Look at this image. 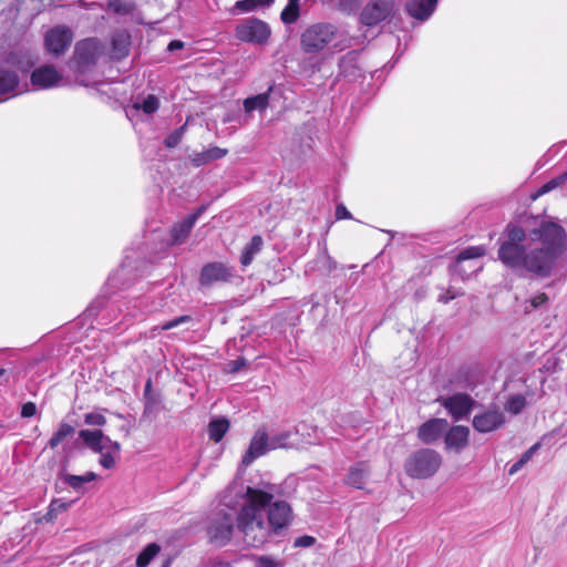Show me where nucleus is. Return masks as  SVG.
<instances>
[{"instance_id": "052dcab7", "label": "nucleus", "mask_w": 567, "mask_h": 567, "mask_svg": "<svg viewBox=\"0 0 567 567\" xmlns=\"http://www.w3.org/2000/svg\"><path fill=\"white\" fill-rule=\"evenodd\" d=\"M58 503L56 502H52L50 507L53 509V507L56 505Z\"/></svg>"}, {"instance_id": "72a5a7b5", "label": "nucleus", "mask_w": 567, "mask_h": 567, "mask_svg": "<svg viewBox=\"0 0 567 567\" xmlns=\"http://www.w3.org/2000/svg\"><path fill=\"white\" fill-rule=\"evenodd\" d=\"M159 107V100L153 95L148 94L141 102L134 103V109L142 110L146 114L155 113Z\"/></svg>"}, {"instance_id": "9b49d317", "label": "nucleus", "mask_w": 567, "mask_h": 567, "mask_svg": "<svg viewBox=\"0 0 567 567\" xmlns=\"http://www.w3.org/2000/svg\"><path fill=\"white\" fill-rule=\"evenodd\" d=\"M394 4V0H370L363 7L360 20L364 25H377L393 13Z\"/></svg>"}, {"instance_id": "c9c22d12", "label": "nucleus", "mask_w": 567, "mask_h": 567, "mask_svg": "<svg viewBox=\"0 0 567 567\" xmlns=\"http://www.w3.org/2000/svg\"><path fill=\"white\" fill-rule=\"evenodd\" d=\"M152 382L147 380L144 389L145 412H152L157 408L158 400L151 393Z\"/></svg>"}, {"instance_id": "a18cd8bd", "label": "nucleus", "mask_w": 567, "mask_h": 567, "mask_svg": "<svg viewBox=\"0 0 567 567\" xmlns=\"http://www.w3.org/2000/svg\"><path fill=\"white\" fill-rule=\"evenodd\" d=\"M548 300V297L546 293H538L536 295L532 300H530V305L534 309H537L539 307H542L543 305H545Z\"/></svg>"}, {"instance_id": "4c0bfd02", "label": "nucleus", "mask_w": 567, "mask_h": 567, "mask_svg": "<svg viewBox=\"0 0 567 567\" xmlns=\"http://www.w3.org/2000/svg\"><path fill=\"white\" fill-rule=\"evenodd\" d=\"M192 320V318L189 316H181V317H177L173 320H169L167 322H165L164 324H162L161 327H155L153 330L154 331H157V330H161V331H165V330H169V329H173V328H176L183 323H186V322H189Z\"/></svg>"}, {"instance_id": "f03ea898", "label": "nucleus", "mask_w": 567, "mask_h": 567, "mask_svg": "<svg viewBox=\"0 0 567 567\" xmlns=\"http://www.w3.org/2000/svg\"><path fill=\"white\" fill-rule=\"evenodd\" d=\"M505 234L498 259L515 271H526L538 278L550 277L566 250L567 234L555 221L544 220L528 233L509 224Z\"/></svg>"}, {"instance_id": "4d7b16f0", "label": "nucleus", "mask_w": 567, "mask_h": 567, "mask_svg": "<svg viewBox=\"0 0 567 567\" xmlns=\"http://www.w3.org/2000/svg\"><path fill=\"white\" fill-rule=\"evenodd\" d=\"M547 192H550L549 187L547 184L543 185V187L540 188L539 190V194H545Z\"/></svg>"}, {"instance_id": "ea45409f", "label": "nucleus", "mask_w": 567, "mask_h": 567, "mask_svg": "<svg viewBox=\"0 0 567 567\" xmlns=\"http://www.w3.org/2000/svg\"><path fill=\"white\" fill-rule=\"evenodd\" d=\"M226 154H227V150L220 148L217 146L210 147L207 151H205V156H206V158L209 159V162L214 161V159H219V158L224 157Z\"/></svg>"}, {"instance_id": "f3484780", "label": "nucleus", "mask_w": 567, "mask_h": 567, "mask_svg": "<svg viewBox=\"0 0 567 567\" xmlns=\"http://www.w3.org/2000/svg\"><path fill=\"white\" fill-rule=\"evenodd\" d=\"M475 401L466 393H455L442 401V405L455 421L466 417L471 413Z\"/></svg>"}, {"instance_id": "680f3d73", "label": "nucleus", "mask_w": 567, "mask_h": 567, "mask_svg": "<svg viewBox=\"0 0 567 567\" xmlns=\"http://www.w3.org/2000/svg\"><path fill=\"white\" fill-rule=\"evenodd\" d=\"M162 567H169V563L166 561Z\"/></svg>"}, {"instance_id": "aec40b11", "label": "nucleus", "mask_w": 567, "mask_h": 567, "mask_svg": "<svg viewBox=\"0 0 567 567\" xmlns=\"http://www.w3.org/2000/svg\"><path fill=\"white\" fill-rule=\"evenodd\" d=\"M470 429L455 425L445 432V446L447 450L461 452L468 445Z\"/></svg>"}, {"instance_id": "7c9ffc66", "label": "nucleus", "mask_w": 567, "mask_h": 567, "mask_svg": "<svg viewBox=\"0 0 567 567\" xmlns=\"http://www.w3.org/2000/svg\"><path fill=\"white\" fill-rule=\"evenodd\" d=\"M275 0H239L235 4V9L241 12L254 11L258 8H268Z\"/></svg>"}, {"instance_id": "dca6fc26", "label": "nucleus", "mask_w": 567, "mask_h": 567, "mask_svg": "<svg viewBox=\"0 0 567 567\" xmlns=\"http://www.w3.org/2000/svg\"><path fill=\"white\" fill-rule=\"evenodd\" d=\"M62 80V74L55 69V66L50 64L34 69L30 76L31 84L40 90L59 86Z\"/></svg>"}, {"instance_id": "412c9836", "label": "nucleus", "mask_w": 567, "mask_h": 567, "mask_svg": "<svg viewBox=\"0 0 567 567\" xmlns=\"http://www.w3.org/2000/svg\"><path fill=\"white\" fill-rule=\"evenodd\" d=\"M439 0H410L406 3L408 13L419 20L426 21L436 9Z\"/></svg>"}, {"instance_id": "7ed1b4c3", "label": "nucleus", "mask_w": 567, "mask_h": 567, "mask_svg": "<svg viewBox=\"0 0 567 567\" xmlns=\"http://www.w3.org/2000/svg\"><path fill=\"white\" fill-rule=\"evenodd\" d=\"M105 55L106 45L101 39L85 38L78 41L72 56V65L76 74V81L84 86H89L90 83L86 82L83 76L91 73L99 61Z\"/></svg>"}, {"instance_id": "6e6552de", "label": "nucleus", "mask_w": 567, "mask_h": 567, "mask_svg": "<svg viewBox=\"0 0 567 567\" xmlns=\"http://www.w3.org/2000/svg\"><path fill=\"white\" fill-rule=\"evenodd\" d=\"M73 38L74 33L71 28L58 24L45 32L44 48L49 54L60 56L68 51Z\"/></svg>"}, {"instance_id": "5701e85b", "label": "nucleus", "mask_w": 567, "mask_h": 567, "mask_svg": "<svg viewBox=\"0 0 567 567\" xmlns=\"http://www.w3.org/2000/svg\"><path fill=\"white\" fill-rule=\"evenodd\" d=\"M271 87L267 92L249 96L244 100V110L246 113H251L254 111L264 112L267 110L270 100Z\"/></svg>"}, {"instance_id": "c03bdc74", "label": "nucleus", "mask_w": 567, "mask_h": 567, "mask_svg": "<svg viewBox=\"0 0 567 567\" xmlns=\"http://www.w3.org/2000/svg\"><path fill=\"white\" fill-rule=\"evenodd\" d=\"M256 567H279V564L270 557H258Z\"/></svg>"}, {"instance_id": "09e8293b", "label": "nucleus", "mask_w": 567, "mask_h": 567, "mask_svg": "<svg viewBox=\"0 0 567 567\" xmlns=\"http://www.w3.org/2000/svg\"><path fill=\"white\" fill-rule=\"evenodd\" d=\"M193 162H194V164H195L196 166H202V165H204V164L208 163V162H209V159H208V158H206V156H205V152H203V153L196 154V155L194 156V158H193Z\"/></svg>"}, {"instance_id": "b1692460", "label": "nucleus", "mask_w": 567, "mask_h": 567, "mask_svg": "<svg viewBox=\"0 0 567 567\" xmlns=\"http://www.w3.org/2000/svg\"><path fill=\"white\" fill-rule=\"evenodd\" d=\"M264 245V240L261 236L255 235L250 239V241L244 247L241 256H240V264L244 267L249 266L255 256L261 251Z\"/></svg>"}, {"instance_id": "20e7f679", "label": "nucleus", "mask_w": 567, "mask_h": 567, "mask_svg": "<svg viewBox=\"0 0 567 567\" xmlns=\"http://www.w3.org/2000/svg\"><path fill=\"white\" fill-rule=\"evenodd\" d=\"M79 436L89 449L101 454L99 462L103 468L111 470L115 466L121 452L118 442L112 441L101 430H81Z\"/></svg>"}, {"instance_id": "13d9d810", "label": "nucleus", "mask_w": 567, "mask_h": 567, "mask_svg": "<svg viewBox=\"0 0 567 567\" xmlns=\"http://www.w3.org/2000/svg\"><path fill=\"white\" fill-rule=\"evenodd\" d=\"M107 309H109V310H111V311H114V305H113V303H110V305L107 306Z\"/></svg>"}, {"instance_id": "423d86ee", "label": "nucleus", "mask_w": 567, "mask_h": 567, "mask_svg": "<svg viewBox=\"0 0 567 567\" xmlns=\"http://www.w3.org/2000/svg\"><path fill=\"white\" fill-rule=\"evenodd\" d=\"M337 28L331 23H315L301 34V48L306 53H318L326 49L336 38Z\"/></svg>"}, {"instance_id": "6ab92c4d", "label": "nucleus", "mask_w": 567, "mask_h": 567, "mask_svg": "<svg viewBox=\"0 0 567 567\" xmlns=\"http://www.w3.org/2000/svg\"><path fill=\"white\" fill-rule=\"evenodd\" d=\"M449 429V422L445 419H431L424 422L417 430V437L425 444L437 441Z\"/></svg>"}, {"instance_id": "cd10ccee", "label": "nucleus", "mask_w": 567, "mask_h": 567, "mask_svg": "<svg viewBox=\"0 0 567 567\" xmlns=\"http://www.w3.org/2000/svg\"><path fill=\"white\" fill-rule=\"evenodd\" d=\"M74 433V427L68 423H61L48 442V446L52 450L58 447L68 436Z\"/></svg>"}, {"instance_id": "c756f323", "label": "nucleus", "mask_w": 567, "mask_h": 567, "mask_svg": "<svg viewBox=\"0 0 567 567\" xmlns=\"http://www.w3.org/2000/svg\"><path fill=\"white\" fill-rule=\"evenodd\" d=\"M161 547L156 543L148 544L137 556L136 566L146 567L159 553Z\"/></svg>"}, {"instance_id": "bb28decb", "label": "nucleus", "mask_w": 567, "mask_h": 567, "mask_svg": "<svg viewBox=\"0 0 567 567\" xmlns=\"http://www.w3.org/2000/svg\"><path fill=\"white\" fill-rule=\"evenodd\" d=\"M229 429V421L225 417L212 420L208 424V436L215 443L221 441Z\"/></svg>"}, {"instance_id": "8fccbe9b", "label": "nucleus", "mask_w": 567, "mask_h": 567, "mask_svg": "<svg viewBox=\"0 0 567 567\" xmlns=\"http://www.w3.org/2000/svg\"><path fill=\"white\" fill-rule=\"evenodd\" d=\"M565 177H566V175H563V176H560L558 178H554V179L547 182L546 184L548 185L549 189L553 190V189H555L556 187H558L563 183Z\"/></svg>"}, {"instance_id": "2f4dec72", "label": "nucleus", "mask_w": 567, "mask_h": 567, "mask_svg": "<svg viewBox=\"0 0 567 567\" xmlns=\"http://www.w3.org/2000/svg\"><path fill=\"white\" fill-rule=\"evenodd\" d=\"M107 8L116 14L128 16L134 11L135 4L130 0H109Z\"/></svg>"}, {"instance_id": "4be33fe9", "label": "nucleus", "mask_w": 567, "mask_h": 567, "mask_svg": "<svg viewBox=\"0 0 567 567\" xmlns=\"http://www.w3.org/2000/svg\"><path fill=\"white\" fill-rule=\"evenodd\" d=\"M369 467L367 463L359 462L351 466L347 475L346 482L355 488H362L368 476Z\"/></svg>"}, {"instance_id": "2eb2a0df", "label": "nucleus", "mask_w": 567, "mask_h": 567, "mask_svg": "<svg viewBox=\"0 0 567 567\" xmlns=\"http://www.w3.org/2000/svg\"><path fill=\"white\" fill-rule=\"evenodd\" d=\"M274 450L270 447V437L265 429H258L249 444L248 450L241 458V466H249L256 458L265 455L267 452Z\"/></svg>"}, {"instance_id": "e433bc0d", "label": "nucleus", "mask_w": 567, "mask_h": 567, "mask_svg": "<svg viewBox=\"0 0 567 567\" xmlns=\"http://www.w3.org/2000/svg\"><path fill=\"white\" fill-rule=\"evenodd\" d=\"M526 400L523 395H514L507 402V410L513 414H518L525 408Z\"/></svg>"}, {"instance_id": "864d4df0", "label": "nucleus", "mask_w": 567, "mask_h": 567, "mask_svg": "<svg viewBox=\"0 0 567 567\" xmlns=\"http://www.w3.org/2000/svg\"><path fill=\"white\" fill-rule=\"evenodd\" d=\"M455 295H450V291L446 293H442L439 296V301L443 303H447L450 300L454 299Z\"/></svg>"}, {"instance_id": "f704fd0d", "label": "nucleus", "mask_w": 567, "mask_h": 567, "mask_svg": "<svg viewBox=\"0 0 567 567\" xmlns=\"http://www.w3.org/2000/svg\"><path fill=\"white\" fill-rule=\"evenodd\" d=\"M537 449L538 444H535L532 447H529L526 452H524L520 458L511 465L508 474L514 475L517 472H519L525 466V464L532 458Z\"/></svg>"}, {"instance_id": "5fc2aeb1", "label": "nucleus", "mask_w": 567, "mask_h": 567, "mask_svg": "<svg viewBox=\"0 0 567 567\" xmlns=\"http://www.w3.org/2000/svg\"><path fill=\"white\" fill-rule=\"evenodd\" d=\"M115 281H116V275L113 274L112 276L109 277L107 285L109 286H115Z\"/></svg>"}, {"instance_id": "f257e3e1", "label": "nucleus", "mask_w": 567, "mask_h": 567, "mask_svg": "<svg viewBox=\"0 0 567 567\" xmlns=\"http://www.w3.org/2000/svg\"><path fill=\"white\" fill-rule=\"evenodd\" d=\"M269 491L230 484L223 493L218 508L209 519L207 533L210 542L225 545L231 537L235 517L237 528L251 547H260L288 527L292 519L290 505L272 502Z\"/></svg>"}, {"instance_id": "a19ab883", "label": "nucleus", "mask_w": 567, "mask_h": 567, "mask_svg": "<svg viewBox=\"0 0 567 567\" xmlns=\"http://www.w3.org/2000/svg\"><path fill=\"white\" fill-rule=\"evenodd\" d=\"M315 542H316V539L312 536L305 535V536L297 537L293 542V546L307 548V547L312 546L315 544Z\"/></svg>"}, {"instance_id": "4468645a", "label": "nucleus", "mask_w": 567, "mask_h": 567, "mask_svg": "<svg viewBox=\"0 0 567 567\" xmlns=\"http://www.w3.org/2000/svg\"><path fill=\"white\" fill-rule=\"evenodd\" d=\"M14 54H9L4 64H0V96H16L19 94L20 78L10 64H14Z\"/></svg>"}, {"instance_id": "49530a36", "label": "nucleus", "mask_w": 567, "mask_h": 567, "mask_svg": "<svg viewBox=\"0 0 567 567\" xmlns=\"http://www.w3.org/2000/svg\"><path fill=\"white\" fill-rule=\"evenodd\" d=\"M208 205H200L194 213L186 216L193 225L196 224L198 218L207 210Z\"/></svg>"}, {"instance_id": "a878e982", "label": "nucleus", "mask_w": 567, "mask_h": 567, "mask_svg": "<svg viewBox=\"0 0 567 567\" xmlns=\"http://www.w3.org/2000/svg\"><path fill=\"white\" fill-rule=\"evenodd\" d=\"M63 482L76 492H84L85 484L93 482L97 478L94 472H86L84 475L64 474Z\"/></svg>"}, {"instance_id": "37998d69", "label": "nucleus", "mask_w": 567, "mask_h": 567, "mask_svg": "<svg viewBox=\"0 0 567 567\" xmlns=\"http://www.w3.org/2000/svg\"><path fill=\"white\" fill-rule=\"evenodd\" d=\"M182 131L183 127L167 136V138L165 140V144L167 147H175L179 143L182 137Z\"/></svg>"}, {"instance_id": "de8ad7c7", "label": "nucleus", "mask_w": 567, "mask_h": 567, "mask_svg": "<svg viewBox=\"0 0 567 567\" xmlns=\"http://www.w3.org/2000/svg\"><path fill=\"white\" fill-rule=\"evenodd\" d=\"M336 217L337 219H347L351 218L350 212L343 205H338L336 208Z\"/></svg>"}, {"instance_id": "1a4fd4ad", "label": "nucleus", "mask_w": 567, "mask_h": 567, "mask_svg": "<svg viewBox=\"0 0 567 567\" xmlns=\"http://www.w3.org/2000/svg\"><path fill=\"white\" fill-rule=\"evenodd\" d=\"M118 313L123 315V321L143 320L147 313L158 310V307L151 301L150 296L121 300L116 306Z\"/></svg>"}, {"instance_id": "393cba45", "label": "nucleus", "mask_w": 567, "mask_h": 567, "mask_svg": "<svg viewBox=\"0 0 567 567\" xmlns=\"http://www.w3.org/2000/svg\"><path fill=\"white\" fill-rule=\"evenodd\" d=\"M194 225L187 217L176 223L171 229V241L169 245H178L185 241L188 237Z\"/></svg>"}, {"instance_id": "6e6d98bb", "label": "nucleus", "mask_w": 567, "mask_h": 567, "mask_svg": "<svg viewBox=\"0 0 567 567\" xmlns=\"http://www.w3.org/2000/svg\"><path fill=\"white\" fill-rule=\"evenodd\" d=\"M233 121H235V116L231 114H227L223 120L224 123H230Z\"/></svg>"}, {"instance_id": "bf43d9fd", "label": "nucleus", "mask_w": 567, "mask_h": 567, "mask_svg": "<svg viewBox=\"0 0 567 567\" xmlns=\"http://www.w3.org/2000/svg\"><path fill=\"white\" fill-rule=\"evenodd\" d=\"M6 373L4 369H0V377H2Z\"/></svg>"}, {"instance_id": "79ce46f5", "label": "nucleus", "mask_w": 567, "mask_h": 567, "mask_svg": "<svg viewBox=\"0 0 567 567\" xmlns=\"http://www.w3.org/2000/svg\"><path fill=\"white\" fill-rule=\"evenodd\" d=\"M37 414V405L33 402H27L21 406L22 417H32Z\"/></svg>"}, {"instance_id": "58836bf2", "label": "nucleus", "mask_w": 567, "mask_h": 567, "mask_svg": "<svg viewBox=\"0 0 567 567\" xmlns=\"http://www.w3.org/2000/svg\"><path fill=\"white\" fill-rule=\"evenodd\" d=\"M84 423L93 426H103L106 423V417L100 412H91L85 414Z\"/></svg>"}, {"instance_id": "ddd939ff", "label": "nucleus", "mask_w": 567, "mask_h": 567, "mask_svg": "<svg viewBox=\"0 0 567 567\" xmlns=\"http://www.w3.org/2000/svg\"><path fill=\"white\" fill-rule=\"evenodd\" d=\"M505 423L504 413L496 406L484 410L474 415L472 425L480 433H489L498 430Z\"/></svg>"}, {"instance_id": "0eeeda50", "label": "nucleus", "mask_w": 567, "mask_h": 567, "mask_svg": "<svg viewBox=\"0 0 567 567\" xmlns=\"http://www.w3.org/2000/svg\"><path fill=\"white\" fill-rule=\"evenodd\" d=\"M271 30L268 23L257 18L241 20L235 29V37L246 43L264 45L270 38Z\"/></svg>"}, {"instance_id": "3c124183", "label": "nucleus", "mask_w": 567, "mask_h": 567, "mask_svg": "<svg viewBox=\"0 0 567 567\" xmlns=\"http://www.w3.org/2000/svg\"><path fill=\"white\" fill-rule=\"evenodd\" d=\"M184 47V43L179 40H174V41H171L168 47H167V50L173 52V51H176V50H179Z\"/></svg>"}, {"instance_id": "f8f14e48", "label": "nucleus", "mask_w": 567, "mask_h": 567, "mask_svg": "<svg viewBox=\"0 0 567 567\" xmlns=\"http://www.w3.org/2000/svg\"><path fill=\"white\" fill-rule=\"evenodd\" d=\"M235 277L234 269L223 262H209L202 268L199 284L210 287L219 282H228Z\"/></svg>"}, {"instance_id": "603ef678", "label": "nucleus", "mask_w": 567, "mask_h": 567, "mask_svg": "<svg viewBox=\"0 0 567 567\" xmlns=\"http://www.w3.org/2000/svg\"><path fill=\"white\" fill-rule=\"evenodd\" d=\"M101 302L99 300L94 301V303L87 308L89 316H99L96 310L100 308Z\"/></svg>"}, {"instance_id": "c85d7f7f", "label": "nucleus", "mask_w": 567, "mask_h": 567, "mask_svg": "<svg viewBox=\"0 0 567 567\" xmlns=\"http://www.w3.org/2000/svg\"><path fill=\"white\" fill-rule=\"evenodd\" d=\"M299 1L300 0H289L288 4L282 10L280 18L285 24H292L298 20L300 16Z\"/></svg>"}, {"instance_id": "473e14b6", "label": "nucleus", "mask_w": 567, "mask_h": 567, "mask_svg": "<svg viewBox=\"0 0 567 567\" xmlns=\"http://www.w3.org/2000/svg\"><path fill=\"white\" fill-rule=\"evenodd\" d=\"M293 435L292 431H282L277 433L270 437V447L274 450L277 449H287L293 445L291 441V436Z\"/></svg>"}, {"instance_id": "9d476101", "label": "nucleus", "mask_w": 567, "mask_h": 567, "mask_svg": "<svg viewBox=\"0 0 567 567\" xmlns=\"http://www.w3.org/2000/svg\"><path fill=\"white\" fill-rule=\"evenodd\" d=\"M484 254L485 249L482 246L465 248L458 254L452 267L453 272L460 275L463 279H467L482 268L478 258L484 256Z\"/></svg>"}, {"instance_id": "a211bd4d", "label": "nucleus", "mask_w": 567, "mask_h": 567, "mask_svg": "<svg viewBox=\"0 0 567 567\" xmlns=\"http://www.w3.org/2000/svg\"><path fill=\"white\" fill-rule=\"evenodd\" d=\"M110 53L109 58L112 61H122L131 53L132 38L126 30H116L110 38Z\"/></svg>"}, {"instance_id": "39448f33", "label": "nucleus", "mask_w": 567, "mask_h": 567, "mask_svg": "<svg viewBox=\"0 0 567 567\" xmlns=\"http://www.w3.org/2000/svg\"><path fill=\"white\" fill-rule=\"evenodd\" d=\"M441 464L440 453L432 449H420L406 458L404 471L412 478L424 480L433 476Z\"/></svg>"}]
</instances>
